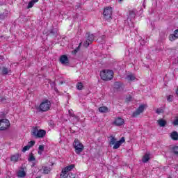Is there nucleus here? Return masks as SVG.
<instances>
[{
	"label": "nucleus",
	"instance_id": "23",
	"mask_svg": "<svg viewBox=\"0 0 178 178\" xmlns=\"http://www.w3.org/2000/svg\"><path fill=\"white\" fill-rule=\"evenodd\" d=\"M129 19H134L136 17V12L134 10L129 11Z\"/></svg>",
	"mask_w": 178,
	"mask_h": 178
},
{
	"label": "nucleus",
	"instance_id": "5",
	"mask_svg": "<svg viewBox=\"0 0 178 178\" xmlns=\"http://www.w3.org/2000/svg\"><path fill=\"white\" fill-rule=\"evenodd\" d=\"M40 112H47L51 109V102L48 99L43 101L38 108Z\"/></svg>",
	"mask_w": 178,
	"mask_h": 178
},
{
	"label": "nucleus",
	"instance_id": "20",
	"mask_svg": "<svg viewBox=\"0 0 178 178\" xmlns=\"http://www.w3.org/2000/svg\"><path fill=\"white\" fill-rule=\"evenodd\" d=\"M108 109L106 106H102L99 108V111L101 112V113H106L108 112Z\"/></svg>",
	"mask_w": 178,
	"mask_h": 178
},
{
	"label": "nucleus",
	"instance_id": "30",
	"mask_svg": "<svg viewBox=\"0 0 178 178\" xmlns=\"http://www.w3.org/2000/svg\"><path fill=\"white\" fill-rule=\"evenodd\" d=\"M30 148H31L30 146L27 145L26 146L24 147V148L22 149V152H26V151H29Z\"/></svg>",
	"mask_w": 178,
	"mask_h": 178
},
{
	"label": "nucleus",
	"instance_id": "31",
	"mask_svg": "<svg viewBox=\"0 0 178 178\" xmlns=\"http://www.w3.org/2000/svg\"><path fill=\"white\" fill-rule=\"evenodd\" d=\"M35 144V142L34 140H31L29 144H28V146L29 147L31 148V147H33V145Z\"/></svg>",
	"mask_w": 178,
	"mask_h": 178
},
{
	"label": "nucleus",
	"instance_id": "19",
	"mask_svg": "<svg viewBox=\"0 0 178 178\" xmlns=\"http://www.w3.org/2000/svg\"><path fill=\"white\" fill-rule=\"evenodd\" d=\"M127 80L129 81H134V80H136V76L133 74H129L127 76Z\"/></svg>",
	"mask_w": 178,
	"mask_h": 178
},
{
	"label": "nucleus",
	"instance_id": "4",
	"mask_svg": "<svg viewBox=\"0 0 178 178\" xmlns=\"http://www.w3.org/2000/svg\"><path fill=\"white\" fill-rule=\"evenodd\" d=\"M31 134L35 138H44L45 137V134H47V131L44 129H39L37 127H35L31 131Z\"/></svg>",
	"mask_w": 178,
	"mask_h": 178
},
{
	"label": "nucleus",
	"instance_id": "35",
	"mask_svg": "<svg viewBox=\"0 0 178 178\" xmlns=\"http://www.w3.org/2000/svg\"><path fill=\"white\" fill-rule=\"evenodd\" d=\"M79 48H80V46H79L76 49L73 51V54H76L77 52H79Z\"/></svg>",
	"mask_w": 178,
	"mask_h": 178
},
{
	"label": "nucleus",
	"instance_id": "11",
	"mask_svg": "<svg viewBox=\"0 0 178 178\" xmlns=\"http://www.w3.org/2000/svg\"><path fill=\"white\" fill-rule=\"evenodd\" d=\"M60 62L62 65H69V58L66 55H63L60 57Z\"/></svg>",
	"mask_w": 178,
	"mask_h": 178
},
{
	"label": "nucleus",
	"instance_id": "16",
	"mask_svg": "<svg viewBox=\"0 0 178 178\" xmlns=\"http://www.w3.org/2000/svg\"><path fill=\"white\" fill-rule=\"evenodd\" d=\"M170 137L172 140H174L175 141L178 140V134L177 131H175L172 133L170 134Z\"/></svg>",
	"mask_w": 178,
	"mask_h": 178
},
{
	"label": "nucleus",
	"instance_id": "18",
	"mask_svg": "<svg viewBox=\"0 0 178 178\" xmlns=\"http://www.w3.org/2000/svg\"><path fill=\"white\" fill-rule=\"evenodd\" d=\"M149 161V154H145L142 159L143 163H147Z\"/></svg>",
	"mask_w": 178,
	"mask_h": 178
},
{
	"label": "nucleus",
	"instance_id": "42",
	"mask_svg": "<svg viewBox=\"0 0 178 178\" xmlns=\"http://www.w3.org/2000/svg\"><path fill=\"white\" fill-rule=\"evenodd\" d=\"M103 38H105V36H102Z\"/></svg>",
	"mask_w": 178,
	"mask_h": 178
},
{
	"label": "nucleus",
	"instance_id": "29",
	"mask_svg": "<svg viewBox=\"0 0 178 178\" xmlns=\"http://www.w3.org/2000/svg\"><path fill=\"white\" fill-rule=\"evenodd\" d=\"M90 44H91V42L88 41V39H87V40L84 42L83 46L86 47V48H87L88 47L90 46Z\"/></svg>",
	"mask_w": 178,
	"mask_h": 178
},
{
	"label": "nucleus",
	"instance_id": "17",
	"mask_svg": "<svg viewBox=\"0 0 178 178\" xmlns=\"http://www.w3.org/2000/svg\"><path fill=\"white\" fill-rule=\"evenodd\" d=\"M37 2H38V0H31L28 4L27 9L33 8Z\"/></svg>",
	"mask_w": 178,
	"mask_h": 178
},
{
	"label": "nucleus",
	"instance_id": "3",
	"mask_svg": "<svg viewBox=\"0 0 178 178\" xmlns=\"http://www.w3.org/2000/svg\"><path fill=\"white\" fill-rule=\"evenodd\" d=\"M100 76L102 80L108 81L113 79V71L111 70H104L100 72Z\"/></svg>",
	"mask_w": 178,
	"mask_h": 178
},
{
	"label": "nucleus",
	"instance_id": "1",
	"mask_svg": "<svg viewBox=\"0 0 178 178\" xmlns=\"http://www.w3.org/2000/svg\"><path fill=\"white\" fill-rule=\"evenodd\" d=\"M108 138L109 145L111 147L113 145V149H118L120 147V145H122V144H123V143H124L125 141L124 137L121 138V139L118 141V139H116V138H115V136H113V135L110 136Z\"/></svg>",
	"mask_w": 178,
	"mask_h": 178
},
{
	"label": "nucleus",
	"instance_id": "21",
	"mask_svg": "<svg viewBox=\"0 0 178 178\" xmlns=\"http://www.w3.org/2000/svg\"><path fill=\"white\" fill-rule=\"evenodd\" d=\"M17 175L18 177H24L26 176V172L24 170H19Z\"/></svg>",
	"mask_w": 178,
	"mask_h": 178
},
{
	"label": "nucleus",
	"instance_id": "28",
	"mask_svg": "<svg viewBox=\"0 0 178 178\" xmlns=\"http://www.w3.org/2000/svg\"><path fill=\"white\" fill-rule=\"evenodd\" d=\"M173 126H178V116H176L172 122Z\"/></svg>",
	"mask_w": 178,
	"mask_h": 178
},
{
	"label": "nucleus",
	"instance_id": "25",
	"mask_svg": "<svg viewBox=\"0 0 178 178\" xmlns=\"http://www.w3.org/2000/svg\"><path fill=\"white\" fill-rule=\"evenodd\" d=\"M28 161L29 162H33V161H35V157H34V154H33V153H31L29 154V157L28 159Z\"/></svg>",
	"mask_w": 178,
	"mask_h": 178
},
{
	"label": "nucleus",
	"instance_id": "13",
	"mask_svg": "<svg viewBox=\"0 0 178 178\" xmlns=\"http://www.w3.org/2000/svg\"><path fill=\"white\" fill-rule=\"evenodd\" d=\"M170 41H175V40H177L178 38V29L175 31V34H171L169 36Z\"/></svg>",
	"mask_w": 178,
	"mask_h": 178
},
{
	"label": "nucleus",
	"instance_id": "15",
	"mask_svg": "<svg viewBox=\"0 0 178 178\" xmlns=\"http://www.w3.org/2000/svg\"><path fill=\"white\" fill-rule=\"evenodd\" d=\"M122 87V85L120 82H115L114 83V88L115 90H117V91H121Z\"/></svg>",
	"mask_w": 178,
	"mask_h": 178
},
{
	"label": "nucleus",
	"instance_id": "39",
	"mask_svg": "<svg viewBox=\"0 0 178 178\" xmlns=\"http://www.w3.org/2000/svg\"><path fill=\"white\" fill-rule=\"evenodd\" d=\"M75 120H76V122H79V118L75 117Z\"/></svg>",
	"mask_w": 178,
	"mask_h": 178
},
{
	"label": "nucleus",
	"instance_id": "8",
	"mask_svg": "<svg viewBox=\"0 0 178 178\" xmlns=\"http://www.w3.org/2000/svg\"><path fill=\"white\" fill-rule=\"evenodd\" d=\"M10 126V122L8 119L0 120V130H6Z\"/></svg>",
	"mask_w": 178,
	"mask_h": 178
},
{
	"label": "nucleus",
	"instance_id": "36",
	"mask_svg": "<svg viewBox=\"0 0 178 178\" xmlns=\"http://www.w3.org/2000/svg\"><path fill=\"white\" fill-rule=\"evenodd\" d=\"M39 151H44V145L39 146Z\"/></svg>",
	"mask_w": 178,
	"mask_h": 178
},
{
	"label": "nucleus",
	"instance_id": "6",
	"mask_svg": "<svg viewBox=\"0 0 178 178\" xmlns=\"http://www.w3.org/2000/svg\"><path fill=\"white\" fill-rule=\"evenodd\" d=\"M73 147L77 155H80V154L83 152V149H84V145H83V143H80V140H79V139L74 140L73 143Z\"/></svg>",
	"mask_w": 178,
	"mask_h": 178
},
{
	"label": "nucleus",
	"instance_id": "7",
	"mask_svg": "<svg viewBox=\"0 0 178 178\" xmlns=\"http://www.w3.org/2000/svg\"><path fill=\"white\" fill-rule=\"evenodd\" d=\"M103 15L106 20H111L112 17V7H106L104 8Z\"/></svg>",
	"mask_w": 178,
	"mask_h": 178
},
{
	"label": "nucleus",
	"instance_id": "32",
	"mask_svg": "<svg viewBox=\"0 0 178 178\" xmlns=\"http://www.w3.org/2000/svg\"><path fill=\"white\" fill-rule=\"evenodd\" d=\"M156 113H157L158 115H161V113H163V109H162V108H157L156 110Z\"/></svg>",
	"mask_w": 178,
	"mask_h": 178
},
{
	"label": "nucleus",
	"instance_id": "38",
	"mask_svg": "<svg viewBox=\"0 0 178 178\" xmlns=\"http://www.w3.org/2000/svg\"><path fill=\"white\" fill-rule=\"evenodd\" d=\"M38 154H39L40 155H41V154H42V151L39 150V151H38Z\"/></svg>",
	"mask_w": 178,
	"mask_h": 178
},
{
	"label": "nucleus",
	"instance_id": "12",
	"mask_svg": "<svg viewBox=\"0 0 178 178\" xmlns=\"http://www.w3.org/2000/svg\"><path fill=\"white\" fill-rule=\"evenodd\" d=\"M19 159H20V154L17 153L11 156L10 161L12 162H17V161H19Z\"/></svg>",
	"mask_w": 178,
	"mask_h": 178
},
{
	"label": "nucleus",
	"instance_id": "2",
	"mask_svg": "<svg viewBox=\"0 0 178 178\" xmlns=\"http://www.w3.org/2000/svg\"><path fill=\"white\" fill-rule=\"evenodd\" d=\"M74 169V165L72 164L63 168L61 172L60 177L64 178H76V175L69 172Z\"/></svg>",
	"mask_w": 178,
	"mask_h": 178
},
{
	"label": "nucleus",
	"instance_id": "24",
	"mask_svg": "<svg viewBox=\"0 0 178 178\" xmlns=\"http://www.w3.org/2000/svg\"><path fill=\"white\" fill-rule=\"evenodd\" d=\"M76 88L78 90H82L83 88H84V84H83V83L81 82H78L76 83Z\"/></svg>",
	"mask_w": 178,
	"mask_h": 178
},
{
	"label": "nucleus",
	"instance_id": "26",
	"mask_svg": "<svg viewBox=\"0 0 178 178\" xmlns=\"http://www.w3.org/2000/svg\"><path fill=\"white\" fill-rule=\"evenodd\" d=\"M2 73H3V74H8L10 73V70L3 67V70H2Z\"/></svg>",
	"mask_w": 178,
	"mask_h": 178
},
{
	"label": "nucleus",
	"instance_id": "41",
	"mask_svg": "<svg viewBox=\"0 0 178 178\" xmlns=\"http://www.w3.org/2000/svg\"><path fill=\"white\" fill-rule=\"evenodd\" d=\"M122 1H123V0H119L120 2H122Z\"/></svg>",
	"mask_w": 178,
	"mask_h": 178
},
{
	"label": "nucleus",
	"instance_id": "9",
	"mask_svg": "<svg viewBox=\"0 0 178 178\" xmlns=\"http://www.w3.org/2000/svg\"><path fill=\"white\" fill-rule=\"evenodd\" d=\"M144 109H145V104H141L137 108V110L135 112H134L133 117L134 118H137V116H138V115H140V113H143V112H144Z\"/></svg>",
	"mask_w": 178,
	"mask_h": 178
},
{
	"label": "nucleus",
	"instance_id": "34",
	"mask_svg": "<svg viewBox=\"0 0 178 178\" xmlns=\"http://www.w3.org/2000/svg\"><path fill=\"white\" fill-rule=\"evenodd\" d=\"M174 154H178V146L174 147L172 149Z\"/></svg>",
	"mask_w": 178,
	"mask_h": 178
},
{
	"label": "nucleus",
	"instance_id": "37",
	"mask_svg": "<svg viewBox=\"0 0 178 178\" xmlns=\"http://www.w3.org/2000/svg\"><path fill=\"white\" fill-rule=\"evenodd\" d=\"M140 44H141L142 45H144V44H145V41L142 40V42H140Z\"/></svg>",
	"mask_w": 178,
	"mask_h": 178
},
{
	"label": "nucleus",
	"instance_id": "22",
	"mask_svg": "<svg viewBox=\"0 0 178 178\" xmlns=\"http://www.w3.org/2000/svg\"><path fill=\"white\" fill-rule=\"evenodd\" d=\"M87 40L91 43L95 40V35L94 34L88 35Z\"/></svg>",
	"mask_w": 178,
	"mask_h": 178
},
{
	"label": "nucleus",
	"instance_id": "14",
	"mask_svg": "<svg viewBox=\"0 0 178 178\" xmlns=\"http://www.w3.org/2000/svg\"><path fill=\"white\" fill-rule=\"evenodd\" d=\"M157 123L160 127H165L168 122H166V120L159 119L157 120Z\"/></svg>",
	"mask_w": 178,
	"mask_h": 178
},
{
	"label": "nucleus",
	"instance_id": "10",
	"mask_svg": "<svg viewBox=\"0 0 178 178\" xmlns=\"http://www.w3.org/2000/svg\"><path fill=\"white\" fill-rule=\"evenodd\" d=\"M124 124V120L122 118H117L113 123V124H115V126H123Z\"/></svg>",
	"mask_w": 178,
	"mask_h": 178
},
{
	"label": "nucleus",
	"instance_id": "27",
	"mask_svg": "<svg viewBox=\"0 0 178 178\" xmlns=\"http://www.w3.org/2000/svg\"><path fill=\"white\" fill-rule=\"evenodd\" d=\"M49 172H51V168H49L48 167L43 168V173H44L45 175H48V173H49Z\"/></svg>",
	"mask_w": 178,
	"mask_h": 178
},
{
	"label": "nucleus",
	"instance_id": "33",
	"mask_svg": "<svg viewBox=\"0 0 178 178\" xmlns=\"http://www.w3.org/2000/svg\"><path fill=\"white\" fill-rule=\"evenodd\" d=\"M167 101H168V102H172L173 101V96L168 95L167 97Z\"/></svg>",
	"mask_w": 178,
	"mask_h": 178
},
{
	"label": "nucleus",
	"instance_id": "40",
	"mask_svg": "<svg viewBox=\"0 0 178 178\" xmlns=\"http://www.w3.org/2000/svg\"><path fill=\"white\" fill-rule=\"evenodd\" d=\"M129 101H130V99H131V97H129Z\"/></svg>",
	"mask_w": 178,
	"mask_h": 178
}]
</instances>
